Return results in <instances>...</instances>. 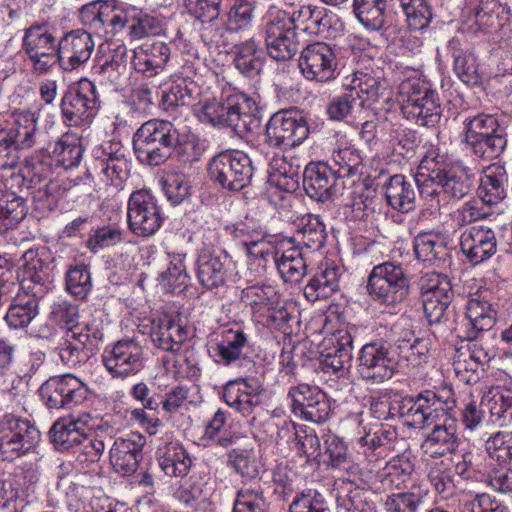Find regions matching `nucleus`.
I'll return each mask as SVG.
<instances>
[{"label":"nucleus","mask_w":512,"mask_h":512,"mask_svg":"<svg viewBox=\"0 0 512 512\" xmlns=\"http://www.w3.org/2000/svg\"><path fill=\"white\" fill-rule=\"evenodd\" d=\"M82 22L105 34L116 35L126 29L130 40H141L162 31L161 20L128 2L106 0L90 2L80 9Z\"/></svg>","instance_id":"1"},{"label":"nucleus","mask_w":512,"mask_h":512,"mask_svg":"<svg viewBox=\"0 0 512 512\" xmlns=\"http://www.w3.org/2000/svg\"><path fill=\"white\" fill-rule=\"evenodd\" d=\"M421 195L430 200L431 207L441 206L444 198L460 200L472 188L469 170L458 163H451L445 155L430 149L418 166L416 178Z\"/></svg>","instance_id":"2"},{"label":"nucleus","mask_w":512,"mask_h":512,"mask_svg":"<svg viewBox=\"0 0 512 512\" xmlns=\"http://www.w3.org/2000/svg\"><path fill=\"white\" fill-rule=\"evenodd\" d=\"M188 134L180 133L170 121L152 119L134 133L132 143L138 160L149 166L165 163L173 151L185 144Z\"/></svg>","instance_id":"3"},{"label":"nucleus","mask_w":512,"mask_h":512,"mask_svg":"<svg viewBox=\"0 0 512 512\" xmlns=\"http://www.w3.org/2000/svg\"><path fill=\"white\" fill-rule=\"evenodd\" d=\"M255 101L242 92L232 89L224 90L219 99H207L198 109L201 122L215 127H227L236 134L249 131Z\"/></svg>","instance_id":"4"},{"label":"nucleus","mask_w":512,"mask_h":512,"mask_svg":"<svg viewBox=\"0 0 512 512\" xmlns=\"http://www.w3.org/2000/svg\"><path fill=\"white\" fill-rule=\"evenodd\" d=\"M397 100L403 116L419 126L433 127L441 119L439 96L421 78L403 80L399 85Z\"/></svg>","instance_id":"5"},{"label":"nucleus","mask_w":512,"mask_h":512,"mask_svg":"<svg viewBox=\"0 0 512 512\" xmlns=\"http://www.w3.org/2000/svg\"><path fill=\"white\" fill-rule=\"evenodd\" d=\"M409 277L401 264L386 261L373 267L367 280V291L377 303L396 306L408 296Z\"/></svg>","instance_id":"6"},{"label":"nucleus","mask_w":512,"mask_h":512,"mask_svg":"<svg viewBox=\"0 0 512 512\" xmlns=\"http://www.w3.org/2000/svg\"><path fill=\"white\" fill-rule=\"evenodd\" d=\"M60 107L66 125L88 126L100 107L94 82L81 78L71 84L62 97Z\"/></svg>","instance_id":"7"},{"label":"nucleus","mask_w":512,"mask_h":512,"mask_svg":"<svg viewBox=\"0 0 512 512\" xmlns=\"http://www.w3.org/2000/svg\"><path fill=\"white\" fill-rule=\"evenodd\" d=\"M253 172L250 157L237 150H227L215 155L208 166L210 179L232 191L246 187L252 179Z\"/></svg>","instance_id":"8"},{"label":"nucleus","mask_w":512,"mask_h":512,"mask_svg":"<svg viewBox=\"0 0 512 512\" xmlns=\"http://www.w3.org/2000/svg\"><path fill=\"white\" fill-rule=\"evenodd\" d=\"M264 38L268 54L277 61L291 59L300 49L297 32L290 22V13L281 9L269 11Z\"/></svg>","instance_id":"9"},{"label":"nucleus","mask_w":512,"mask_h":512,"mask_svg":"<svg viewBox=\"0 0 512 512\" xmlns=\"http://www.w3.org/2000/svg\"><path fill=\"white\" fill-rule=\"evenodd\" d=\"M308 134L307 121L297 110H280L266 124L265 142L277 148H293L300 145Z\"/></svg>","instance_id":"10"},{"label":"nucleus","mask_w":512,"mask_h":512,"mask_svg":"<svg viewBox=\"0 0 512 512\" xmlns=\"http://www.w3.org/2000/svg\"><path fill=\"white\" fill-rule=\"evenodd\" d=\"M127 222L130 230L141 237L154 235L162 225L161 209L146 190L135 191L128 201Z\"/></svg>","instance_id":"11"},{"label":"nucleus","mask_w":512,"mask_h":512,"mask_svg":"<svg viewBox=\"0 0 512 512\" xmlns=\"http://www.w3.org/2000/svg\"><path fill=\"white\" fill-rule=\"evenodd\" d=\"M418 285L428 322L440 323L453 297L449 278L435 272L426 273L420 278Z\"/></svg>","instance_id":"12"},{"label":"nucleus","mask_w":512,"mask_h":512,"mask_svg":"<svg viewBox=\"0 0 512 512\" xmlns=\"http://www.w3.org/2000/svg\"><path fill=\"white\" fill-rule=\"evenodd\" d=\"M298 66L307 80L327 82L335 78L336 55L327 43L314 42L302 49Z\"/></svg>","instance_id":"13"},{"label":"nucleus","mask_w":512,"mask_h":512,"mask_svg":"<svg viewBox=\"0 0 512 512\" xmlns=\"http://www.w3.org/2000/svg\"><path fill=\"white\" fill-rule=\"evenodd\" d=\"M51 175V157L42 152H35L25 159L21 173L13 176L12 179L26 183L27 189L43 184L33 192L35 200L43 201L53 196L58 189V184L50 179Z\"/></svg>","instance_id":"14"},{"label":"nucleus","mask_w":512,"mask_h":512,"mask_svg":"<svg viewBox=\"0 0 512 512\" xmlns=\"http://www.w3.org/2000/svg\"><path fill=\"white\" fill-rule=\"evenodd\" d=\"M128 49L125 44H101L93 60L91 74L100 84H116L126 69Z\"/></svg>","instance_id":"15"},{"label":"nucleus","mask_w":512,"mask_h":512,"mask_svg":"<svg viewBox=\"0 0 512 512\" xmlns=\"http://www.w3.org/2000/svg\"><path fill=\"white\" fill-rule=\"evenodd\" d=\"M95 49V41L90 33L75 29L65 33L58 41L60 68L72 72L84 66Z\"/></svg>","instance_id":"16"},{"label":"nucleus","mask_w":512,"mask_h":512,"mask_svg":"<svg viewBox=\"0 0 512 512\" xmlns=\"http://www.w3.org/2000/svg\"><path fill=\"white\" fill-rule=\"evenodd\" d=\"M91 416L87 413L69 414L57 419L50 428V441L59 451H68L87 440Z\"/></svg>","instance_id":"17"},{"label":"nucleus","mask_w":512,"mask_h":512,"mask_svg":"<svg viewBox=\"0 0 512 512\" xmlns=\"http://www.w3.org/2000/svg\"><path fill=\"white\" fill-rule=\"evenodd\" d=\"M339 179L328 164L311 162L303 172V188L311 199L326 202L339 193Z\"/></svg>","instance_id":"18"},{"label":"nucleus","mask_w":512,"mask_h":512,"mask_svg":"<svg viewBox=\"0 0 512 512\" xmlns=\"http://www.w3.org/2000/svg\"><path fill=\"white\" fill-rule=\"evenodd\" d=\"M230 263L231 259L224 250L202 248L196 261V277L199 284L207 290L224 285Z\"/></svg>","instance_id":"19"},{"label":"nucleus","mask_w":512,"mask_h":512,"mask_svg":"<svg viewBox=\"0 0 512 512\" xmlns=\"http://www.w3.org/2000/svg\"><path fill=\"white\" fill-rule=\"evenodd\" d=\"M142 348L133 339L118 341L103 356L104 365L114 378L124 379L142 367Z\"/></svg>","instance_id":"20"},{"label":"nucleus","mask_w":512,"mask_h":512,"mask_svg":"<svg viewBox=\"0 0 512 512\" xmlns=\"http://www.w3.org/2000/svg\"><path fill=\"white\" fill-rule=\"evenodd\" d=\"M460 247L467 260L478 265L496 253L495 232L486 225H473L461 234Z\"/></svg>","instance_id":"21"},{"label":"nucleus","mask_w":512,"mask_h":512,"mask_svg":"<svg viewBox=\"0 0 512 512\" xmlns=\"http://www.w3.org/2000/svg\"><path fill=\"white\" fill-rule=\"evenodd\" d=\"M294 409L311 422L321 423L327 420L330 402L319 386H293L289 391Z\"/></svg>","instance_id":"22"},{"label":"nucleus","mask_w":512,"mask_h":512,"mask_svg":"<svg viewBox=\"0 0 512 512\" xmlns=\"http://www.w3.org/2000/svg\"><path fill=\"white\" fill-rule=\"evenodd\" d=\"M145 442V437L139 433H131L126 438L114 441L110 449V461L116 473L130 476L137 471Z\"/></svg>","instance_id":"23"},{"label":"nucleus","mask_w":512,"mask_h":512,"mask_svg":"<svg viewBox=\"0 0 512 512\" xmlns=\"http://www.w3.org/2000/svg\"><path fill=\"white\" fill-rule=\"evenodd\" d=\"M326 353H322L320 368L326 374H338L346 371V365L352 359L353 338L348 330H338L326 340Z\"/></svg>","instance_id":"24"},{"label":"nucleus","mask_w":512,"mask_h":512,"mask_svg":"<svg viewBox=\"0 0 512 512\" xmlns=\"http://www.w3.org/2000/svg\"><path fill=\"white\" fill-rule=\"evenodd\" d=\"M94 155V173L103 176V180L116 188L121 187L128 176V160L122 149L113 150L109 144L108 147L96 149Z\"/></svg>","instance_id":"25"},{"label":"nucleus","mask_w":512,"mask_h":512,"mask_svg":"<svg viewBox=\"0 0 512 512\" xmlns=\"http://www.w3.org/2000/svg\"><path fill=\"white\" fill-rule=\"evenodd\" d=\"M457 431V421L444 414V419L433 424L431 432L422 443L421 447L425 454L432 458H438L454 452L459 443Z\"/></svg>","instance_id":"26"},{"label":"nucleus","mask_w":512,"mask_h":512,"mask_svg":"<svg viewBox=\"0 0 512 512\" xmlns=\"http://www.w3.org/2000/svg\"><path fill=\"white\" fill-rule=\"evenodd\" d=\"M170 54V48L165 42L155 41L134 50L132 64L136 72L151 78L163 72Z\"/></svg>","instance_id":"27"},{"label":"nucleus","mask_w":512,"mask_h":512,"mask_svg":"<svg viewBox=\"0 0 512 512\" xmlns=\"http://www.w3.org/2000/svg\"><path fill=\"white\" fill-rule=\"evenodd\" d=\"M150 338L156 348L177 353L188 338V331L181 324L164 316L152 320Z\"/></svg>","instance_id":"28"},{"label":"nucleus","mask_w":512,"mask_h":512,"mask_svg":"<svg viewBox=\"0 0 512 512\" xmlns=\"http://www.w3.org/2000/svg\"><path fill=\"white\" fill-rule=\"evenodd\" d=\"M18 151L33 147L44 148V134L38 128V116L30 111H22L15 115L12 124L7 125Z\"/></svg>","instance_id":"29"},{"label":"nucleus","mask_w":512,"mask_h":512,"mask_svg":"<svg viewBox=\"0 0 512 512\" xmlns=\"http://www.w3.org/2000/svg\"><path fill=\"white\" fill-rule=\"evenodd\" d=\"M447 49L453 58V70L458 78L467 85L480 84L481 76L469 44L459 37H454L448 42Z\"/></svg>","instance_id":"30"},{"label":"nucleus","mask_w":512,"mask_h":512,"mask_svg":"<svg viewBox=\"0 0 512 512\" xmlns=\"http://www.w3.org/2000/svg\"><path fill=\"white\" fill-rule=\"evenodd\" d=\"M507 190L508 175L505 168L499 164L486 167L480 177L477 190L482 203L489 206L499 204L506 198Z\"/></svg>","instance_id":"31"},{"label":"nucleus","mask_w":512,"mask_h":512,"mask_svg":"<svg viewBox=\"0 0 512 512\" xmlns=\"http://www.w3.org/2000/svg\"><path fill=\"white\" fill-rule=\"evenodd\" d=\"M343 86L354 93L360 105H364L366 102H376L384 94L387 83L374 72L357 71L345 78Z\"/></svg>","instance_id":"32"},{"label":"nucleus","mask_w":512,"mask_h":512,"mask_svg":"<svg viewBox=\"0 0 512 512\" xmlns=\"http://www.w3.org/2000/svg\"><path fill=\"white\" fill-rule=\"evenodd\" d=\"M249 347L248 335L241 328H229L222 332L221 340L212 349V357L215 362L229 365L239 360L244 355V350Z\"/></svg>","instance_id":"33"},{"label":"nucleus","mask_w":512,"mask_h":512,"mask_svg":"<svg viewBox=\"0 0 512 512\" xmlns=\"http://www.w3.org/2000/svg\"><path fill=\"white\" fill-rule=\"evenodd\" d=\"M340 276V269L336 265H321L304 287V296L310 302L330 297L338 290Z\"/></svg>","instance_id":"34"},{"label":"nucleus","mask_w":512,"mask_h":512,"mask_svg":"<svg viewBox=\"0 0 512 512\" xmlns=\"http://www.w3.org/2000/svg\"><path fill=\"white\" fill-rule=\"evenodd\" d=\"M466 145L472 153L483 159L492 160L500 156L507 145L506 129L496 133H478L464 135Z\"/></svg>","instance_id":"35"},{"label":"nucleus","mask_w":512,"mask_h":512,"mask_svg":"<svg viewBox=\"0 0 512 512\" xmlns=\"http://www.w3.org/2000/svg\"><path fill=\"white\" fill-rule=\"evenodd\" d=\"M387 203L402 213H408L414 208L416 192L412 182L404 175L396 174L389 178L384 185Z\"/></svg>","instance_id":"36"},{"label":"nucleus","mask_w":512,"mask_h":512,"mask_svg":"<svg viewBox=\"0 0 512 512\" xmlns=\"http://www.w3.org/2000/svg\"><path fill=\"white\" fill-rule=\"evenodd\" d=\"M158 463L170 477H183L191 468L192 460L186 450L177 443H167L158 449Z\"/></svg>","instance_id":"37"},{"label":"nucleus","mask_w":512,"mask_h":512,"mask_svg":"<svg viewBox=\"0 0 512 512\" xmlns=\"http://www.w3.org/2000/svg\"><path fill=\"white\" fill-rule=\"evenodd\" d=\"M466 316L472 326L471 337L475 338L479 332L489 331L493 328L497 312L489 301L476 295L467 302Z\"/></svg>","instance_id":"38"},{"label":"nucleus","mask_w":512,"mask_h":512,"mask_svg":"<svg viewBox=\"0 0 512 512\" xmlns=\"http://www.w3.org/2000/svg\"><path fill=\"white\" fill-rule=\"evenodd\" d=\"M278 272L285 282L298 283L307 272V263L299 247L291 246L275 253Z\"/></svg>","instance_id":"39"},{"label":"nucleus","mask_w":512,"mask_h":512,"mask_svg":"<svg viewBox=\"0 0 512 512\" xmlns=\"http://www.w3.org/2000/svg\"><path fill=\"white\" fill-rule=\"evenodd\" d=\"M510 8L500 0H481L475 14V23L485 33L499 29L509 19Z\"/></svg>","instance_id":"40"},{"label":"nucleus","mask_w":512,"mask_h":512,"mask_svg":"<svg viewBox=\"0 0 512 512\" xmlns=\"http://www.w3.org/2000/svg\"><path fill=\"white\" fill-rule=\"evenodd\" d=\"M241 301L250 306L253 312L264 315L279 306L280 295L273 286L253 285L242 290Z\"/></svg>","instance_id":"41"},{"label":"nucleus","mask_w":512,"mask_h":512,"mask_svg":"<svg viewBox=\"0 0 512 512\" xmlns=\"http://www.w3.org/2000/svg\"><path fill=\"white\" fill-rule=\"evenodd\" d=\"M27 214L23 197L12 191H0V235L18 224Z\"/></svg>","instance_id":"42"},{"label":"nucleus","mask_w":512,"mask_h":512,"mask_svg":"<svg viewBox=\"0 0 512 512\" xmlns=\"http://www.w3.org/2000/svg\"><path fill=\"white\" fill-rule=\"evenodd\" d=\"M332 161L337 167L336 175L341 178H360L362 174V157L352 145L342 143L332 153Z\"/></svg>","instance_id":"43"},{"label":"nucleus","mask_w":512,"mask_h":512,"mask_svg":"<svg viewBox=\"0 0 512 512\" xmlns=\"http://www.w3.org/2000/svg\"><path fill=\"white\" fill-rule=\"evenodd\" d=\"M450 394L451 386H441L437 392L426 391L425 394H419L414 405L409 410L414 417V422L427 427L433 425L434 416L428 411L429 408L436 401L448 404Z\"/></svg>","instance_id":"44"},{"label":"nucleus","mask_w":512,"mask_h":512,"mask_svg":"<svg viewBox=\"0 0 512 512\" xmlns=\"http://www.w3.org/2000/svg\"><path fill=\"white\" fill-rule=\"evenodd\" d=\"M386 0H354L353 11L359 22L368 29L378 31L385 24Z\"/></svg>","instance_id":"45"},{"label":"nucleus","mask_w":512,"mask_h":512,"mask_svg":"<svg viewBox=\"0 0 512 512\" xmlns=\"http://www.w3.org/2000/svg\"><path fill=\"white\" fill-rule=\"evenodd\" d=\"M83 151L80 139L74 134L66 133L55 142L52 153L58 165L71 169L79 165Z\"/></svg>","instance_id":"46"},{"label":"nucleus","mask_w":512,"mask_h":512,"mask_svg":"<svg viewBox=\"0 0 512 512\" xmlns=\"http://www.w3.org/2000/svg\"><path fill=\"white\" fill-rule=\"evenodd\" d=\"M184 260V254L170 255L169 266L160 275V285L166 292L180 293L187 288L190 276L186 271Z\"/></svg>","instance_id":"47"},{"label":"nucleus","mask_w":512,"mask_h":512,"mask_svg":"<svg viewBox=\"0 0 512 512\" xmlns=\"http://www.w3.org/2000/svg\"><path fill=\"white\" fill-rule=\"evenodd\" d=\"M413 246L416 258L423 262L441 261L448 255L444 239L433 233H419Z\"/></svg>","instance_id":"48"},{"label":"nucleus","mask_w":512,"mask_h":512,"mask_svg":"<svg viewBox=\"0 0 512 512\" xmlns=\"http://www.w3.org/2000/svg\"><path fill=\"white\" fill-rule=\"evenodd\" d=\"M102 338V329L94 323H76L67 328L66 340L78 342V346L86 354H95L99 350Z\"/></svg>","instance_id":"49"},{"label":"nucleus","mask_w":512,"mask_h":512,"mask_svg":"<svg viewBox=\"0 0 512 512\" xmlns=\"http://www.w3.org/2000/svg\"><path fill=\"white\" fill-rule=\"evenodd\" d=\"M259 388L260 386H244V389L240 386H223L222 396L229 406L245 413L261 403L262 390Z\"/></svg>","instance_id":"50"},{"label":"nucleus","mask_w":512,"mask_h":512,"mask_svg":"<svg viewBox=\"0 0 512 512\" xmlns=\"http://www.w3.org/2000/svg\"><path fill=\"white\" fill-rule=\"evenodd\" d=\"M234 62L242 74L248 77L257 75L263 68V60L256 42L250 39L236 46Z\"/></svg>","instance_id":"51"},{"label":"nucleus","mask_w":512,"mask_h":512,"mask_svg":"<svg viewBox=\"0 0 512 512\" xmlns=\"http://www.w3.org/2000/svg\"><path fill=\"white\" fill-rule=\"evenodd\" d=\"M20 432L13 438V443L6 446L4 461H13L20 456L29 453L39 443L41 434L39 429L31 421L19 429Z\"/></svg>","instance_id":"52"},{"label":"nucleus","mask_w":512,"mask_h":512,"mask_svg":"<svg viewBox=\"0 0 512 512\" xmlns=\"http://www.w3.org/2000/svg\"><path fill=\"white\" fill-rule=\"evenodd\" d=\"M297 236L307 248L319 250L326 240L325 225L318 215H304L300 219Z\"/></svg>","instance_id":"53"},{"label":"nucleus","mask_w":512,"mask_h":512,"mask_svg":"<svg viewBox=\"0 0 512 512\" xmlns=\"http://www.w3.org/2000/svg\"><path fill=\"white\" fill-rule=\"evenodd\" d=\"M58 41L44 24H33L24 30L22 49L25 54L35 51H46L57 47Z\"/></svg>","instance_id":"54"},{"label":"nucleus","mask_w":512,"mask_h":512,"mask_svg":"<svg viewBox=\"0 0 512 512\" xmlns=\"http://www.w3.org/2000/svg\"><path fill=\"white\" fill-rule=\"evenodd\" d=\"M406 23L412 31L426 29L432 19V9L427 0H398Z\"/></svg>","instance_id":"55"},{"label":"nucleus","mask_w":512,"mask_h":512,"mask_svg":"<svg viewBox=\"0 0 512 512\" xmlns=\"http://www.w3.org/2000/svg\"><path fill=\"white\" fill-rule=\"evenodd\" d=\"M38 315V300L34 297L18 299L10 305L5 320L11 328L27 327Z\"/></svg>","instance_id":"56"},{"label":"nucleus","mask_w":512,"mask_h":512,"mask_svg":"<svg viewBox=\"0 0 512 512\" xmlns=\"http://www.w3.org/2000/svg\"><path fill=\"white\" fill-rule=\"evenodd\" d=\"M256 7V0H235L228 12V29L237 32L250 28Z\"/></svg>","instance_id":"57"},{"label":"nucleus","mask_w":512,"mask_h":512,"mask_svg":"<svg viewBox=\"0 0 512 512\" xmlns=\"http://www.w3.org/2000/svg\"><path fill=\"white\" fill-rule=\"evenodd\" d=\"M232 512H268V504L262 488L259 485L241 488L237 493Z\"/></svg>","instance_id":"58"},{"label":"nucleus","mask_w":512,"mask_h":512,"mask_svg":"<svg viewBox=\"0 0 512 512\" xmlns=\"http://www.w3.org/2000/svg\"><path fill=\"white\" fill-rule=\"evenodd\" d=\"M425 502L420 492L401 491L387 496L384 502L385 512H419Z\"/></svg>","instance_id":"59"},{"label":"nucleus","mask_w":512,"mask_h":512,"mask_svg":"<svg viewBox=\"0 0 512 512\" xmlns=\"http://www.w3.org/2000/svg\"><path fill=\"white\" fill-rule=\"evenodd\" d=\"M66 290L78 299H84L92 288L91 275L85 264L71 266L65 277Z\"/></svg>","instance_id":"60"},{"label":"nucleus","mask_w":512,"mask_h":512,"mask_svg":"<svg viewBox=\"0 0 512 512\" xmlns=\"http://www.w3.org/2000/svg\"><path fill=\"white\" fill-rule=\"evenodd\" d=\"M398 349L400 356L410 365L418 366L426 363L430 350V341L428 339L414 337L398 340Z\"/></svg>","instance_id":"61"},{"label":"nucleus","mask_w":512,"mask_h":512,"mask_svg":"<svg viewBox=\"0 0 512 512\" xmlns=\"http://www.w3.org/2000/svg\"><path fill=\"white\" fill-rule=\"evenodd\" d=\"M163 190L172 205H179L187 200L191 194L189 179L182 173L174 172L166 176L163 181Z\"/></svg>","instance_id":"62"},{"label":"nucleus","mask_w":512,"mask_h":512,"mask_svg":"<svg viewBox=\"0 0 512 512\" xmlns=\"http://www.w3.org/2000/svg\"><path fill=\"white\" fill-rule=\"evenodd\" d=\"M485 448L500 465L512 464V433H495L486 441Z\"/></svg>","instance_id":"63"},{"label":"nucleus","mask_w":512,"mask_h":512,"mask_svg":"<svg viewBox=\"0 0 512 512\" xmlns=\"http://www.w3.org/2000/svg\"><path fill=\"white\" fill-rule=\"evenodd\" d=\"M460 512H509L501 501L487 493H477L470 499H464L459 504Z\"/></svg>","instance_id":"64"}]
</instances>
